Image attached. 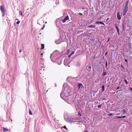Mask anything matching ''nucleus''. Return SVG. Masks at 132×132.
Masks as SVG:
<instances>
[{"label": "nucleus", "instance_id": "4be33fe9", "mask_svg": "<svg viewBox=\"0 0 132 132\" xmlns=\"http://www.w3.org/2000/svg\"><path fill=\"white\" fill-rule=\"evenodd\" d=\"M74 51L72 52L71 53V54L70 55H72L74 53Z\"/></svg>", "mask_w": 132, "mask_h": 132}, {"label": "nucleus", "instance_id": "cd10ccee", "mask_svg": "<svg viewBox=\"0 0 132 132\" xmlns=\"http://www.w3.org/2000/svg\"><path fill=\"white\" fill-rule=\"evenodd\" d=\"M22 50L21 49H20L19 51V52L20 53H21L22 52Z\"/></svg>", "mask_w": 132, "mask_h": 132}, {"label": "nucleus", "instance_id": "f704fd0d", "mask_svg": "<svg viewBox=\"0 0 132 132\" xmlns=\"http://www.w3.org/2000/svg\"><path fill=\"white\" fill-rule=\"evenodd\" d=\"M119 87H118L116 89H118L119 88Z\"/></svg>", "mask_w": 132, "mask_h": 132}, {"label": "nucleus", "instance_id": "423d86ee", "mask_svg": "<svg viewBox=\"0 0 132 132\" xmlns=\"http://www.w3.org/2000/svg\"><path fill=\"white\" fill-rule=\"evenodd\" d=\"M69 19V17L68 15L66 16L64 18V19L62 20V22L63 23H64L66 22V20H68Z\"/></svg>", "mask_w": 132, "mask_h": 132}, {"label": "nucleus", "instance_id": "4468645a", "mask_svg": "<svg viewBox=\"0 0 132 132\" xmlns=\"http://www.w3.org/2000/svg\"><path fill=\"white\" fill-rule=\"evenodd\" d=\"M115 27H116V28L117 30V31H119V29L116 24H115Z\"/></svg>", "mask_w": 132, "mask_h": 132}, {"label": "nucleus", "instance_id": "2eb2a0df", "mask_svg": "<svg viewBox=\"0 0 132 132\" xmlns=\"http://www.w3.org/2000/svg\"><path fill=\"white\" fill-rule=\"evenodd\" d=\"M125 7H128V2H127L126 3L125 5Z\"/></svg>", "mask_w": 132, "mask_h": 132}, {"label": "nucleus", "instance_id": "0eeeda50", "mask_svg": "<svg viewBox=\"0 0 132 132\" xmlns=\"http://www.w3.org/2000/svg\"><path fill=\"white\" fill-rule=\"evenodd\" d=\"M117 17L118 19L119 20H120L121 19V17L119 14V12H118L117 13Z\"/></svg>", "mask_w": 132, "mask_h": 132}, {"label": "nucleus", "instance_id": "c03bdc74", "mask_svg": "<svg viewBox=\"0 0 132 132\" xmlns=\"http://www.w3.org/2000/svg\"><path fill=\"white\" fill-rule=\"evenodd\" d=\"M109 19V18H108L106 20H108Z\"/></svg>", "mask_w": 132, "mask_h": 132}, {"label": "nucleus", "instance_id": "2f4dec72", "mask_svg": "<svg viewBox=\"0 0 132 132\" xmlns=\"http://www.w3.org/2000/svg\"><path fill=\"white\" fill-rule=\"evenodd\" d=\"M123 118H125L126 117V116H123Z\"/></svg>", "mask_w": 132, "mask_h": 132}, {"label": "nucleus", "instance_id": "de8ad7c7", "mask_svg": "<svg viewBox=\"0 0 132 132\" xmlns=\"http://www.w3.org/2000/svg\"><path fill=\"white\" fill-rule=\"evenodd\" d=\"M127 83H126V84H127Z\"/></svg>", "mask_w": 132, "mask_h": 132}, {"label": "nucleus", "instance_id": "6ab92c4d", "mask_svg": "<svg viewBox=\"0 0 132 132\" xmlns=\"http://www.w3.org/2000/svg\"><path fill=\"white\" fill-rule=\"evenodd\" d=\"M108 116H111L113 115V114L112 113H111L110 114L107 115Z\"/></svg>", "mask_w": 132, "mask_h": 132}, {"label": "nucleus", "instance_id": "79ce46f5", "mask_svg": "<svg viewBox=\"0 0 132 132\" xmlns=\"http://www.w3.org/2000/svg\"><path fill=\"white\" fill-rule=\"evenodd\" d=\"M43 53H42L41 54V55H43Z\"/></svg>", "mask_w": 132, "mask_h": 132}, {"label": "nucleus", "instance_id": "a878e982", "mask_svg": "<svg viewBox=\"0 0 132 132\" xmlns=\"http://www.w3.org/2000/svg\"><path fill=\"white\" fill-rule=\"evenodd\" d=\"M130 90L131 91H132V87H130Z\"/></svg>", "mask_w": 132, "mask_h": 132}, {"label": "nucleus", "instance_id": "37998d69", "mask_svg": "<svg viewBox=\"0 0 132 132\" xmlns=\"http://www.w3.org/2000/svg\"><path fill=\"white\" fill-rule=\"evenodd\" d=\"M107 52H106L105 53V54H106L107 53Z\"/></svg>", "mask_w": 132, "mask_h": 132}, {"label": "nucleus", "instance_id": "ddd939ff", "mask_svg": "<svg viewBox=\"0 0 132 132\" xmlns=\"http://www.w3.org/2000/svg\"><path fill=\"white\" fill-rule=\"evenodd\" d=\"M106 72H103L102 73V75H103V76H104L105 75H106Z\"/></svg>", "mask_w": 132, "mask_h": 132}, {"label": "nucleus", "instance_id": "f3484780", "mask_svg": "<svg viewBox=\"0 0 132 132\" xmlns=\"http://www.w3.org/2000/svg\"><path fill=\"white\" fill-rule=\"evenodd\" d=\"M117 118H123V116H122V117L117 116Z\"/></svg>", "mask_w": 132, "mask_h": 132}, {"label": "nucleus", "instance_id": "f8f14e48", "mask_svg": "<svg viewBox=\"0 0 132 132\" xmlns=\"http://www.w3.org/2000/svg\"><path fill=\"white\" fill-rule=\"evenodd\" d=\"M102 92H103L104 91V85H103L102 87Z\"/></svg>", "mask_w": 132, "mask_h": 132}, {"label": "nucleus", "instance_id": "7c9ffc66", "mask_svg": "<svg viewBox=\"0 0 132 132\" xmlns=\"http://www.w3.org/2000/svg\"><path fill=\"white\" fill-rule=\"evenodd\" d=\"M71 56V55H69V56H68V57H70Z\"/></svg>", "mask_w": 132, "mask_h": 132}, {"label": "nucleus", "instance_id": "a19ab883", "mask_svg": "<svg viewBox=\"0 0 132 132\" xmlns=\"http://www.w3.org/2000/svg\"><path fill=\"white\" fill-rule=\"evenodd\" d=\"M85 132H88L86 130V131H85Z\"/></svg>", "mask_w": 132, "mask_h": 132}, {"label": "nucleus", "instance_id": "393cba45", "mask_svg": "<svg viewBox=\"0 0 132 132\" xmlns=\"http://www.w3.org/2000/svg\"><path fill=\"white\" fill-rule=\"evenodd\" d=\"M88 68L89 69H91V66L90 65V66H89V67H88Z\"/></svg>", "mask_w": 132, "mask_h": 132}, {"label": "nucleus", "instance_id": "f257e3e1", "mask_svg": "<svg viewBox=\"0 0 132 132\" xmlns=\"http://www.w3.org/2000/svg\"><path fill=\"white\" fill-rule=\"evenodd\" d=\"M77 119L70 118L67 122L69 123L73 122L75 123V122H77Z\"/></svg>", "mask_w": 132, "mask_h": 132}, {"label": "nucleus", "instance_id": "09e8293b", "mask_svg": "<svg viewBox=\"0 0 132 132\" xmlns=\"http://www.w3.org/2000/svg\"><path fill=\"white\" fill-rule=\"evenodd\" d=\"M64 128H65V126H64Z\"/></svg>", "mask_w": 132, "mask_h": 132}, {"label": "nucleus", "instance_id": "20e7f679", "mask_svg": "<svg viewBox=\"0 0 132 132\" xmlns=\"http://www.w3.org/2000/svg\"><path fill=\"white\" fill-rule=\"evenodd\" d=\"M64 118L65 120L67 121L68 119L70 118L69 117L68 115L67 114H64Z\"/></svg>", "mask_w": 132, "mask_h": 132}, {"label": "nucleus", "instance_id": "dca6fc26", "mask_svg": "<svg viewBox=\"0 0 132 132\" xmlns=\"http://www.w3.org/2000/svg\"><path fill=\"white\" fill-rule=\"evenodd\" d=\"M19 13L21 15H22V11H20L19 12Z\"/></svg>", "mask_w": 132, "mask_h": 132}, {"label": "nucleus", "instance_id": "412c9836", "mask_svg": "<svg viewBox=\"0 0 132 132\" xmlns=\"http://www.w3.org/2000/svg\"><path fill=\"white\" fill-rule=\"evenodd\" d=\"M20 23V21H18L16 22V24H19V23Z\"/></svg>", "mask_w": 132, "mask_h": 132}, {"label": "nucleus", "instance_id": "a18cd8bd", "mask_svg": "<svg viewBox=\"0 0 132 132\" xmlns=\"http://www.w3.org/2000/svg\"><path fill=\"white\" fill-rule=\"evenodd\" d=\"M77 123V124H78V122H77V123Z\"/></svg>", "mask_w": 132, "mask_h": 132}, {"label": "nucleus", "instance_id": "e433bc0d", "mask_svg": "<svg viewBox=\"0 0 132 132\" xmlns=\"http://www.w3.org/2000/svg\"><path fill=\"white\" fill-rule=\"evenodd\" d=\"M125 81L126 82H127V81L126 80H125Z\"/></svg>", "mask_w": 132, "mask_h": 132}, {"label": "nucleus", "instance_id": "4c0bfd02", "mask_svg": "<svg viewBox=\"0 0 132 132\" xmlns=\"http://www.w3.org/2000/svg\"><path fill=\"white\" fill-rule=\"evenodd\" d=\"M54 84L55 85V87L56 86V85H55V84Z\"/></svg>", "mask_w": 132, "mask_h": 132}, {"label": "nucleus", "instance_id": "a211bd4d", "mask_svg": "<svg viewBox=\"0 0 132 132\" xmlns=\"http://www.w3.org/2000/svg\"><path fill=\"white\" fill-rule=\"evenodd\" d=\"M29 113L31 115H32V113L31 111H30V110H29Z\"/></svg>", "mask_w": 132, "mask_h": 132}, {"label": "nucleus", "instance_id": "72a5a7b5", "mask_svg": "<svg viewBox=\"0 0 132 132\" xmlns=\"http://www.w3.org/2000/svg\"><path fill=\"white\" fill-rule=\"evenodd\" d=\"M123 113H124L125 112V110H123Z\"/></svg>", "mask_w": 132, "mask_h": 132}, {"label": "nucleus", "instance_id": "9b49d317", "mask_svg": "<svg viewBox=\"0 0 132 132\" xmlns=\"http://www.w3.org/2000/svg\"><path fill=\"white\" fill-rule=\"evenodd\" d=\"M8 130V129L5 128H4L3 129V131L4 132L7 131Z\"/></svg>", "mask_w": 132, "mask_h": 132}, {"label": "nucleus", "instance_id": "6e6552de", "mask_svg": "<svg viewBox=\"0 0 132 132\" xmlns=\"http://www.w3.org/2000/svg\"><path fill=\"white\" fill-rule=\"evenodd\" d=\"M95 23L97 24L100 23L102 24L105 25V24L103 23L102 21H97L95 22Z\"/></svg>", "mask_w": 132, "mask_h": 132}, {"label": "nucleus", "instance_id": "bb28decb", "mask_svg": "<svg viewBox=\"0 0 132 132\" xmlns=\"http://www.w3.org/2000/svg\"><path fill=\"white\" fill-rule=\"evenodd\" d=\"M125 61L126 62H127V59H125Z\"/></svg>", "mask_w": 132, "mask_h": 132}, {"label": "nucleus", "instance_id": "c9c22d12", "mask_svg": "<svg viewBox=\"0 0 132 132\" xmlns=\"http://www.w3.org/2000/svg\"><path fill=\"white\" fill-rule=\"evenodd\" d=\"M65 83L63 85V87H64V85H65Z\"/></svg>", "mask_w": 132, "mask_h": 132}, {"label": "nucleus", "instance_id": "c756f323", "mask_svg": "<svg viewBox=\"0 0 132 132\" xmlns=\"http://www.w3.org/2000/svg\"><path fill=\"white\" fill-rule=\"evenodd\" d=\"M79 14H80V15H82V13H80Z\"/></svg>", "mask_w": 132, "mask_h": 132}, {"label": "nucleus", "instance_id": "7ed1b4c3", "mask_svg": "<svg viewBox=\"0 0 132 132\" xmlns=\"http://www.w3.org/2000/svg\"><path fill=\"white\" fill-rule=\"evenodd\" d=\"M128 7H125L123 11V15H125L128 10Z\"/></svg>", "mask_w": 132, "mask_h": 132}, {"label": "nucleus", "instance_id": "39448f33", "mask_svg": "<svg viewBox=\"0 0 132 132\" xmlns=\"http://www.w3.org/2000/svg\"><path fill=\"white\" fill-rule=\"evenodd\" d=\"M78 86L79 89H82L83 87V85L81 83H78Z\"/></svg>", "mask_w": 132, "mask_h": 132}, {"label": "nucleus", "instance_id": "ea45409f", "mask_svg": "<svg viewBox=\"0 0 132 132\" xmlns=\"http://www.w3.org/2000/svg\"><path fill=\"white\" fill-rule=\"evenodd\" d=\"M68 96H69V95H68V96H66V97H68Z\"/></svg>", "mask_w": 132, "mask_h": 132}, {"label": "nucleus", "instance_id": "58836bf2", "mask_svg": "<svg viewBox=\"0 0 132 132\" xmlns=\"http://www.w3.org/2000/svg\"><path fill=\"white\" fill-rule=\"evenodd\" d=\"M80 116H81V115L80 113Z\"/></svg>", "mask_w": 132, "mask_h": 132}, {"label": "nucleus", "instance_id": "5701e85b", "mask_svg": "<svg viewBox=\"0 0 132 132\" xmlns=\"http://www.w3.org/2000/svg\"><path fill=\"white\" fill-rule=\"evenodd\" d=\"M67 51H68L67 52V54H69V53L70 50H68Z\"/></svg>", "mask_w": 132, "mask_h": 132}, {"label": "nucleus", "instance_id": "f03ea898", "mask_svg": "<svg viewBox=\"0 0 132 132\" xmlns=\"http://www.w3.org/2000/svg\"><path fill=\"white\" fill-rule=\"evenodd\" d=\"M0 9L1 11H2V16H5V10L4 9V7L3 5H1L0 6Z\"/></svg>", "mask_w": 132, "mask_h": 132}, {"label": "nucleus", "instance_id": "c85d7f7f", "mask_svg": "<svg viewBox=\"0 0 132 132\" xmlns=\"http://www.w3.org/2000/svg\"><path fill=\"white\" fill-rule=\"evenodd\" d=\"M118 34V35H119V31H117Z\"/></svg>", "mask_w": 132, "mask_h": 132}, {"label": "nucleus", "instance_id": "1a4fd4ad", "mask_svg": "<svg viewBox=\"0 0 132 132\" xmlns=\"http://www.w3.org/2000/svg\"><path fill=\"white\" fill-rule=\"evenodd\" d=\"M41 50L43 49L44 48V45L43 44H41Z\"/></svg>", "mask_w": 132, "mask_h": 132}, {"label": "nucleus", "instance_id": "473e14b6", "mask_svg": "<svg viewBox=\"0 0 132 132\" xmlns=\"http://www.w3.org/2000/svg\"><path fill=\"white\" fill-rule=\"evenodd\" d=\"M109 39H110V38H108V40L107 41V42H109Z\"/></svg>", "mask_w": 132, "mask_h": 132}, {"label": "nucleus", "instance_id": "b1692460", "mask_svg": "<svg viewBox=\"0 0 132 132\" xmlns=\"http://www.w3.org/2000/svg\"><path fill=\"white\" fill-rule=\"evenodd\" d=\"M107 65H108L107 62H106V63H105V65H106V66H107Z\"/></svg>", "mask_w": 132, "mask_h": 132}, {"label": "nucleus", "instance_id": "aec40b11", "mask_svg": "<svg viewBox=\"0 0 132 132\" xmlns=\"http://www.w3.org/2000/svg\"><path fill=\"white\" fill-rule=\"evenodd\" d=\"M102 106V104H101V105H98V108H100V107H101Z\"/></svg>", "mask_w": 132, "mask_h": 132}, {"label": "nucleus", "instance_id": "49530a36", "mask_svg": "<svg viewBox=\"0 0 132 132\" xmlns=\"http://www.w3.org/2000/svg\"><path fill=\"white\" fill-rule=\"evenodd\" d=\"M103 100H105V99H104V98H103Z\"/></svg>", "mask_w": 132, "mask_h": 132}, {"label": "nucleus", "instance_id": "9d476101", "mask_svg": "<svg viewBox=\"0 0 132 132\" xmlns=\"http://www.w3.org/2000/svg\"><path fill=\"white\" fill-rule=\"evenodd\" d=\"M95 25H91L90 26H88V28H95Z\"/></svg>", "mask_w": 132, "mask_h": 132}]
</instances>
